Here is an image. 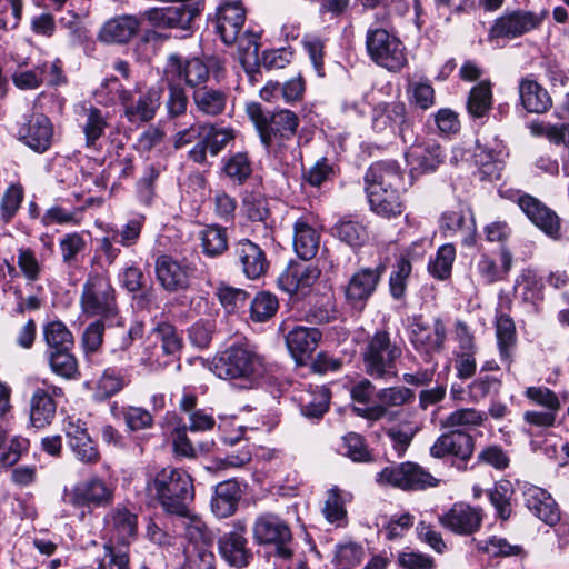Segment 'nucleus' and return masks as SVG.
<instances>
[{
	"mask_svg": "<svg viewBox=\"0 0 569 569\" xmlns=\"http://www.w3.org/2000/svg\"><path fill=\"white\" fill-rule=\"evenodd\" d=\"M147 490L168 515L187 516L189 503L194 498L190 475L171 466L162 468L147 483Z\"/></svg>",
	"mask_w": 569,
	"mask_h": 569,
	"instance_id": "obj_1",
	"label": "nucleus"
},
{
	"mask_svg": "<svg viewBox=\"0 0 569 569\" xmlns=\"http://www.w3.org/2000/svg\"><path fill=\"white\" fill-rule=\"evenodd\" d=\"M402 352V346L392 340L388 331H376L368 337L361 350L366 372L376 379L397 377V363Z\"/></svg>",
	"mask_w": 569,
	"mask_h": 569,
	"instance_id": "obj_2",
	"label": "nucleus"
},
{
	"mask_svg": "<svg viewBox=\"0 0 569 569\" xmlns=\"http://www.w3.org/2000/svg\"><path fill=\"white\" fill-rule=\"evenodd\" d=\"M246 20V11L240 2H224L217 11L216 30L226 44L238 42L239 49L244 51L243 60L252 58L258 59L259 37L251 32H246L240 37Z\"/></svg>",
	"mask_w": 569,
	"mask_h": 569,
	"instance_id": "obj_3",
	"label": "nucleus"
},
{
	"mask_svg": "<svg viewBox=\"0 0 569 569\" xmlns=\"http://www.w3.org/2000/svg\"><path fill=\"white\" fill-rule=\"evenodd\" d=\"M210 370L220 379L251 378L263 372V361L246 347L231 346L213 359Z\"/></svg>",
	"mask_w": 569,
	"mask_h": 569,
	"instance_id": "obj_4",
	"label": "nucleus"
},
{
	"mask_svg": "<svg viewBox=\"0 0 569 569\" xmlns=\"http://www.w3.org/2000/svg\"><path fill=\"white\" fill-rule=\"evenodd\" d=\"M259 130L260 139L269 151L277 152L286 140H290L297 131L299 119L288 109H280L272 113H263L257 109L251 113Z\"/></svg>",
	"mask_w": 569,
	"mask_h": 569,
	"instance_id": "obj_5",
	"label": "nucleus"
},
{
	"mask_svg": "<svg viewBox=\"0 0 569 569\" xmlns=\"http://www.w3.org/2000/svg\"><path fill=\"white\" fill-rule=\"evenodd\" d=\"M366 46L371 60L389 71H399L408 62L402 41L383 28L369 29Z\"/></svg>",
	"mask_w": 569,
	"mask_h": 569,
	"instance_id": "obj_6",
	"label": "nucleus"
},
{
	"mask_svg": "<svg viewBox=\"0 0 569 569\" xmlns=\"http://www.w3.org/2000/svg\"><path fill=\"white\" fill-rule=\"evenodd\" d=\"M252 537L256 543L260 546H272L278 557L282 559L291 558V529L287 521L278 515L273 512L259 515L252 525Z\"/></svg>",
	"mask_w": 569,
	"mask_h": 569,
	"instance_id": "obj_7",
	"label": "nucleus"
},
{
	"mask_svg": "<svg viewBox=\"0 0 569 569\" xmlns=\"http://www.w3.org/2000/svg\"><path fill=\"white\" fill-rule=\"evenodd\" d=\"M548 14L547 9L540 11L507 10L493 21L489 30V39H516L522 37L539 29Z\"/></svg>",
	"mask_w": 569,
	"mask_h": 569,
	"instance_id": "obj_8",
	"label": "nucleus"
},
{
	"mask_svg": "<svg viewBox=\"0 0 569 569\" xmlns=\"http://www.w3.org/2000/svg\"><path fill=\"white\" fill-rule=\"evenodd\" d=\"M447 329L440 318H435L431 323L421 316H415L409 325V340L415 350L427 361H431L435 355L445 349Z\"/></svg>",
	"mask_w": 569,
	"mask_h": 569,
	"instance_id": "obj_9",
	"label": "nucleus"
},
{
	"mask_svg": "<svg viewBox=\"0 0 569 569\" xmlns=\"http://www.w3.org/2000/svg\"><path fill=\"white\" fill-rule=\"evenodd\" d=\"M376 481L403 490H421L438 483L433 476L413 462L388 466L377 473Z\"/></svg>",
	"mask_w": 569,
	"mask_h": 569,
	"instance_id": "obj_10",
	"label": "nucleus"
},
{
	"mask_svg": "<svg viewBox=\"0 0 569 569\" xmlns=\"http://www.w3.org/2000/svg\"><path fill=\"white\" fill-rule=\"evenodd\" d=\"M371 126L378 133L398 134L403 142L410 141L413 137L412 121L403 102L377 104L372 110Z\"/></svg>",
	"mask_w": 569,
	"mask_h": 569,
	"instance_id": "obj_11",
	"label": "nucleus"
},
{
	"mask_svg": "<svg viewBox=\"0 0 569 569\" xmlns=\"http://www.w3.org/2000/svg\"><path fill=\"white\" fill-rule=\"evenodd\" d=\"M81 307L89 316H110L116 312L114 289L107 277L100 273L89 276L83 284Z\"/></svg>",
	"mask_w": 569,
	"mask_h": 569,
	"instance_id": "obj_12",
	"label": "nucleus"
},
{
	"mask_svg": "<svg viewBox=\"0 0 569 569\" xmlns=\"http://www.w3.org/2000/svg\"><path fill=\"white\" fill-rule=\"evenodd\" d=\"M63 500L76 508H101L113 500V489L102 479L92 477L64 490Z\"/></svg>",
	"mask_w": 569,
	"mask_h": 569,
	"instance_id": "obj_13",
	"label": "nucleus"
},
{
	"mask_svg": "<svg viewBox=\"0 0 569 569\" xmlns=\"http://www.w3.org/2000/svg\"><path fill=\"white\" fill-rule=\"evenodd\" d=\"M481 508L465 502L453 503L446 512L438 517L439 523L447 530L459 536H470L477 532L482 523Z\"/></svg>",
	"mask_w": 569,
	"mask_h": 569,
	"instance_id": "obj_14",
	"label": "nucleus"
},
{
	"mask_svg": "<svg viewBox=\"0 0 569 569\" xmlns=\"http://www.w3.org/2000/svg\"><path fill=\"white\" fill-rule=\"evenodd\" d=\"M246 530V523L239 520L234 523L233 530L224 533L218 541L222 559L238 569L247 567L253 557L244 537Z\"/></svg>",
	"mask_w": 569,
	"mask_h": 569,
	"instance_id": "obj_15",
	"label": "nucleus"
},
{
	"mask_svg": "<svg viewBox=\"0 0 569 569\" xmlns=\"http://www.w3.org/2000/svg\"><path fill=\"white\" fill-rule=\"evenodd\" d=\"M109 541L106 545L124 549L134 538L138 530V517L126 507L118 506L106 516Z\"/></svg>",
	"mask_w": 569,
	"mask_h": 569,
	"instance_id": "obj_16",
	"label": "nucleus"
},
{
	"mask_svg": "<svg viewBox=\"0 0 569 569\" xmlns=\"http://www.w3.org/2000/svg\"><path fill=\"white\" fill-rule=\"evenodd\" d=\"M170 76L183 80L192 91L208 84L211 80L210 67L199 58L182 60L179 57H171L167 67V77Z\"/></svg>",
	"mask_w": 569,
	"mask_h": 569,
	"instance_id": "obj_17",
	"label": "nucleus"
},
{
	"mask_svg": "<svg viewBox=\"0 0 569 569\" xmlns=\"http://www.w3.org/2000/svg\"><path fill=\"white\" fill-rule=\"evenodd\" d=\"M236 263L244 276L251 280L262 277L269 268L264 251L249 239H241L233 244Z\"/></svg>",
	"mask_w": 569,
	"mask_h": 569,
	"instance_id": "obj_18",
	"label": "nucleus"
},
{
	"mask_svg": "<svg viewBox=\"0 0 569 569\" xmlns=\"http://www.w3.org/2000/svg\"><path fill=\"white\" fill-rule=\"evenodd\" d=\"M383 271L382 266L375 269L363 268L350 278L346 288V299L353 308H363L375 292Z\"/></svg>",
	"mask_w": 569,
	"mask_h": 569,
	"instance_id": "obj_19",
	"label": "nucleus"
},
{
	"mask_svg": "<svg viewBox=\"0 0 569 569\" xmlns=\"http://www.w3.org/2000/svg\"><path fill=\"white\" fill-rule=\"evenodd\" d=\"M63 430L71 450L80 461L96 463L99 460V451L93 445L83 421L74 417H68Z\"/></svg>",
	"mask_w": 569,
	"mask_h": 569,
	"instance_id": "obj_20",
	"label": "nucleus"
},
{
	"mask_svg": "<svg viewBox=\"0 0 569 569\" xmlns=\"http://www.w3.org/2000/svg\"><path fill=\"white\" fill-rule=\"evenodd\" d=\"M60 387L37 388L30 399V422L33 427L44 428L53 421L57 412L54 397H62Z\"/></svg>",
	"mask_w": 569,
	"mask_h": 569,
	"instance_id": "obj_21",
	"label": "nucleus"
},
{
	"mask_svg": "<svg viewBox=\"0 0 569 569\" xmlns=\"http://www.w3.org/2000/svg\"><path fill=\"white\" fill-rule=\"evenodd\" d=\"M366 189L405 191V177L393 161H379L369 167L365 176Z\"/></svg>",
	"mask_w": 569,
	"mask_h": 569,
	"instance_id": "obj_22",
	"label": "nucleus"
},
{
	"mask_svg": "<svg viewBox=\"0 0 569 569\" xmlns=\"http://www.w3.org/2000/svg\"><path fill=\"white\" fill-rule=\"evenodd\" d=\"M156 276L160 286L169 292H177L189 287L190 269L187 264L162 254L156 260Z\"/></svg>",
	"mask_w": 569,
	"mask_h": 569,
	"instance_id": "obj_23",
	"label": "nucleus"
},
{
	"mask_svg": "<svg viewBox=\"0 0 569 569\" xmlns=\"http://www.w3.org/2000/svg\"><path fill=\"white\" fill-rule=\"evenodd\" d=\"M448 430L435 441L430 448V455L433 458L455 456L461 460H468L475 448L472 437L461 430Z\"/></svg>",
	"mask_w": 569,
	"mask_h": 569,
	"instance_id": "obj_24",
	"label": "nucleus"
},
{
	"mask_svg": "<svg viewBox=\"0 0 569 569\" xmlns=\"http://www.w3.org/2000/svg\"><path fill=\"white\" fill-rule=\"evenodd\" d=\"M10 410V390L0 382V419ZM28 441L23 438L8 439L7 432L2 422H0V467H11L20 458L23 449H26Z\"/></svg>",
	"mask_w": 569,
	"mask_h": 569,
	"instance_id": "obj_25",
	"label": "nucleus"
},
{
	"mask_svg": "<svg viewBox=\"0 0 569 569\" xmlns=\"http://www.w3.org/2000/svg\"><path fill=\"white\" fill-rule=\"evenodd\" d=\"M320 246V231L315 219L310 216H302L293 223V248L296 253L303 260L312 259Z\"/></svg>",
	"mask_w": 569,
	"mask_h": 569,
	"instance_id": "obj_26",
	"label": "nucleus"
},
{
	"mask_svg": "<svg viewBox=\"0 0 569 569\" xmlns=\"http://www.w3.org/2000/svg\"><path fill=\"white\" fill-rule=\"evenodd\" d=\"M519 206L526 216L541 231L552 239L559 238L560 219L551 209L541 203L531 196H522L519 199Z\"/></svg>",
	"mask_w": 569,
	"mask_h": 569,
	"instance_id": "obj_27",
	"label": "nucleus"
},
{
	"mask_svg": "<svg viewBox=\"0 0 569 569\" xmlns=\"http://www.w3.org/2000/svg\"><path fill=\"white\" fill-rule=\"evenodd\" d=\"M443 158L441 147L435 141L415 143L406 152L410 171L418 174L435 171Z\"/></svg>",
	"mask_w": 569,
	"mask_h": 569,
	"instance_id": "obj_28",
	"label": "nucleus"
},
{
	"mask_svg": "<svg viewBox=\"0 0 569 569\" xmlns=\"http://www.w3.org/2000/svg\"><path fill=\"white\" fill-rule=\"evenodd\" d=\"M526 506L540 520L549 526H555L560 520V511L552 497L542 488L533 485L523 486Z\"/></svg>",
	"mask_w": 569,
	"mask_h": 569,
	"instance_id": "obj_29",
	"label": "nucleus"
},
{
	"mask_svg": "<svg viewBox=\"0 0 569 569\" xmlns=\"http://www.w3.org/2000/svg\"><path fill=\"white\" fill-rule=\"evenodd\" d=\"M20 139L37 152L46 151L52 140L53 128L43 114H33L19 131Z\"/></svg>",
	"mask_w": 569,
	"mask_h": 569,
	"instance_id": "obj_30",
	"label": "nucleus"
},
{
	"mask_svg": "<svg viewBox=\"0 0 569 569\" xmlns=\"http://www.w3.org/2000/svg\"><path fill=\"white\" fill-rule=\"evenodd\" d=\"M229 90L209 83L192 91V101L196 110L202 116L216 117L226 110Z\"/></svg>",
	"mask_w": 569,
	"mask_h": 569,
	"instance_id": "obj_31",
	"label": "nucleus"
},
{
	"mask_svg": "<svg viewBox=\"0 0 569 569\" xmlns=\"http://www.w3.org/2000/svg\"><path fill=\"white\" fill-rule=\"evenodd\" d=\"M321 338L319 329L298 326L288 332L286 343L296 361L302 362L317 349Z\"/></svg>",
	"mask_w": 569,
	"mask_h": 569,
	"instance_id": "obj_32",
	"label": "nucleus"
},
{
	"mask_svg": "<svg viewBox=\"0 0 569 569\" xmlns=\"http://www.w3.org/2000/svg\"><path fill=\"white\" fill-rule=\"evenodd\" d=\"M162 93V88L151 87L139 97L137 102H133L131 99L124 104V116L132 123L146 122L153 119L160 107Z\"/></svg>",
	"mask_w": 569,
	"mask_h": 569,
	"instance_id": "obj_33",
	"label": "nucleus"
},
{
	"mask_svg": "<svg viewBox=\"0 0 569 569\" xmlns=\"http://www.w3.org/2000/svg\"><path fill=\"white\" fill-rule=\"evenodd\" d=\"M441 229L448 236L460 234L466 246L475 243L476 224L470 210H449L441 217Z\"/></svg>",
	"mask_w": 569,
	"mask_h": 569,
	"instance_id": "obj_34",
	"label": "nucleus"
},
{
	"mask_svg": "<svg viewBox=\"0 0 569 569\" xmlns=\"http://www.w3.org/2000/svg\"><path fill=\"white\" fill-rule=\"evenodd\" d=\"M140 26L138 16H120L103 24L99 38L107 43H124L138 32Z\"/></svg>",
	"mask_w": 569,
	"mask_h": 569,
	"instance_id": "obj_35",
	"label": "nucleus"
},
{
	"mask_svg": "<svg viewBox=\"0 0 569 569\" xmlns=\"http://www.w3.org/2000/svg\"><path fill=\"white\" fill-rule=\"evenodd\" d=\"M320 271L317 267L296 264L289 267L279 277V287L290 293H298L309 289L319 278Z\"/></svg>",
	"mask_w": 569,
	"mask_h": 569,
	"instance_id": "obj_36",
	"label": "nucleus"
},
{
	"mask_svg": "<svg viewBox=\"0 0 569 569\" xmlns=\"http://www.w3.org/2000/svg\"><path fill=\"white\" fill-rule=\"evenodd\" d=\"M241 497L239 485L234 480L222 481L217 485L211 499V509L219 518H227L234 513Z\"/></svg>",
	"mask_w": 569,
	"mask_h": 569,
	"instance_id": "obj_37",
	"label": "nucleus"
},
{
	"mask_svg": "<svg viewBox=\"0 0 569 569\" xmlns=\"http://www.w3.org/2000/svg\"><path fill=\"white\" fill-rule=\"evenodd\" d=\"M298 402L302 416L308 419H321L329 409L330 391L325 386H316L302 391Z\"/></svg>",
	"mask_w": 569,
	"mask_h": 569,
	"instance_id": "obj_38",
	"label": "nucleus"
},
{
	"mask_svg": "<svg viewBox=\"0 0 569 569\" xmlns=\"http://www.w3.org/2000/svg\"><path fill=\"white\" fill-rule=\"evenodd\" d=\"M496 337L500 359L507 365V370H510L517 333L512 318L506 313H499L496 317Z\"/></svg>",
	"mask_w": 569,
	"mask_h": 569,
	"instance_id": "obj_39",
	"label": "nucleus"
},
{
	"mask_svg": "<svg viewBox=\"0 0 569 569\" xmlns=\"http://www.w3.org/2000/svg\"><path fill=\"white\" fill-rule=\"evenodd\" d=\"M519 96L528 112L543 113L551 107V98L546 89L532 79H522L519 83Z\"/></svg>",
	"mask_w": 569,
	"mask_h": 569,
	"instance_id": "obj_40",
	"label": "nucleus"
},
{
	"mask_svg": "<svg viewBox=\"0 0 569 569\" xmlns=\"http://www.w3.org/2000/svg\"><path fill=\"white\" fill-rule=\"evenodd\" d=\"M369 204L372 211L377 214L391 218L401 214L402 202L400 194L402 191L395 190H373L366 189Z\"/></svg>",
	"mask_w": 569,
	"mask_h": 569,
	"instance_id": "obj_41",
	"label": "nucleus"
},
{
	"mask_svg": "<svg viewBox=\"0 0 569 569\" xmlns=\"http://www.w3.org/2000/svg\"><path fill=\"white\" fill-rule=\"evenodd\" d=\"M486 420L487 413L485 411L475 408H461L448 415L441 421V427L466 432L467 430L482 426Z\"/></svg>",
	"mask_w": 569,
	"mask_h": 569,
	"instance_id": "obj_42",
	"label": "nucleus"
},
{
	"mask_svg": "<svg viewBox=\"0 0 569 569\" xmlns=\"http://www.w3.org/2000/svg\"><path fill=\"white\" fill-rule=\"evenodd\" d=\"M349 496L336 486L327 491L322 512L330 523H336L338 527L346 523V502Z\"/></svg>",
	"mask_w": 569,
	"mask_h": 569,
	"instance_id": "obj_43",
	"label": "nucleus"
},
{
	"mask_svg": "<svg viewBox=\"0 0 569 569\" xmlns=\"http://www.w3.org/2000/svg\"><path fill=\"white\" fill-rule=\"evenodd\" d=\"M182 519L184 537L189 541L188 547H202L212 545V533L200 517L191 513L188 508L187 516H179Z\"/></svg>",
	"mask_w": 569,
	"mask_h": 569,
	"instance_id": "obj_44",
	"label": "nucleus"
},
{
	"mask_svg": "<svg viewBox=\"0 0 569 569\" xmlns=\"http://www.w3.org/2000/svg\"><path fill=\"white\" fill-rule=\"evenodd\" d=\"M43 339L47 345V351L71 350L73 347V337L67 326L61 321H51L43 327Z\"/></svg>",
	"mask_w": 569,
	"mask_h": 569,
	"instance_id": "obj_45",
	"label": "nucleus"
},
{
	"mask_svg": "<svg viewBox=\"0 0 569 569\" xmlns=\"http://www.w3.org/2000/svg\"><path fill=\"white\" fill-rule=\"evenodd\" d=\"M335 236L350 247H360L368 239L366 227L356 220L342 219L333 227Z\"/></svg>",
	"mask_w": 569,
	"mask_h": 569,
	"instance_id": "obj_46",
	"label": "nucleus"
},
{
	"mask_svg": "<svg viewBox=\"0 0 569 569\" xmlns=\"http://www.w3.org/2000/svg\"><path fill=\"white\" fill-rule=\"evenodd\" d=\"M203 252L208 257L222 254L228 248V237L224 228L208 226L199 233Z\"/></svg>",
	"mask_w": 569,
	"mask_h": 569,
	"instance_id": "obj_47",
	"label": "nucleus"
},
{
	"mask_svg": "<svg viewBox=\"0 0 569 569\" xmlns=\"http://www.w3.org/2000/svg\"><path fill=\"white\" fill-rule=\"evenodd\" d=\"M502 382L501 379L488 373H480L468 385V398L473 403H479L488 396L498 395Z\"/></svg>",
	"mask_w": 569,
	"mask_h": 569,
	"instance_id": "obj_48",
	"label": "nucleus"
},
{
	"mask_svg": "<svg viewBox=\"0 0 569 569\" xmlns=\"http://www.w3.org/2000/svg\"><path fill=\"white\" fill-rule=\"evenodd\" d=\"M491 104L492 93L489 82H480L471 89L467 107L472 117H483L490 110Z\"/></svg>",
	"mask_w": 569,
	"mask_h": 569,
	"instance_id": "obj_49",
	"label": "nucleus"
},
{
	"mask_svg": "<svg viewBox=\"0 0 569 569\" xmlns=\"http://www.w3.org/2000/svg\"><path fill=\"white\" fill-rule=\"evenodd\" d=\"M49 366L56 375L73 379L78 375V363L71 350H57L47 353Z\"/></svg>",
	"mask_w": 569,
	"mask_h": 569,
	"instance_id": "obj_50",
	"label": "nucleus"
},
{
	"mask_svg": "<svg viewBox=\"0 0 569 569\" xmlns=\"http://www.w3.org/2000/svg\"><path fill=\"white\" fill-rule=\"evenodd\" d=\"M111 411L114 417L122 416L128 429L131 431L150 428L153 423L151 413L140 407L118 408L112 406Z\"/></svg>",
	"mask_w": 569,
	"mask_h": 569,
	"instance_id": "obj_51",
	"label": "nucleus"
},
{
	"mask_svg": "<svg viewBox=\"0 0 569 569\" xmlns=\"http://www.w3.org/2000/svg\"><path fill=\"white\" fill-rule=\"evenodd\" d=\"M84 123L82 124L86 137V144L93 147L96 141L104 134L108 126L107 118L101 110L91 107L84 111Z\"/></svg>",
	"mask_w": 569,
	"mask_h": 569,
	"instance_id": "obj_52",
	"label": "nucleus"
},
{
	"mask_svg": "<svg viewBox=\"0 0 569 569\" xmlns=\"http://www.w3.org/2000/svg\"><path fill=\"white\" fill-rule=\"evenodd\" d=\"M143 227L142 218H133L130 219L126 224L121 228H111L106 229L109 236L113 238L116 243L120 244L123 248H131L136 246L140 239L141 231Z\"/></svg>",
	"mask_w": 569,
	"mask_h": 569,
	"instance_id": "obj_53",
	"label": "nucleus"
},
{
	"mask_svg": "<svg viewBox=\"0 0 569 569\" xmlns=\"http://www.w3.org/2000/svg\"><path fill=\"white\" fill-rule=\"evenodd\" d=\"M97 96L107 104H114L119 102L123 107L132 99V92L124 89L116 77L106 79L97 90Z\"/></svg>",
	"mask_w": 569,
	"mask_h": 569,
	"instance_id": "obj_54",
	"label": "nucleus"
},
{
	"mask_svg": "<svg viewBox=\"0 0 569 569\" xmlns=\"http://www.w3.org/2000/svg\"><path fill=\"white\" fill-rule=\"evenodd\" d=\"M456 258V249L452 244L441 246L436 257L428 264L429 272L437 279L445 280L450 277L452 263Z\"/></svg>",
	"mask_w": 569,
	"mask_h": 569,
	"instance_id": "obj_55",
	"label": "nucleus"
},
{
	"mask_svg": "<svg viewBox=\"0 0 569 569\" xmlns=\"http://www.w3.org/2000/svg\"><path fill=\"white\" fill-rule=\"evenodd\" d=\"M82 209L71 208L67 209L61 204H53L46 210L43 216L41 217V222L43 226H52V224H61V226H79Z\"/></svg>",
	"mask_w": 569,
	"mask_h": 569,
	"instance_id": "obj_56",
	"label": "nucleus"
},
{
	"mask_svg": "<svg viewBox=\"0 0 569 569\" xmlns=\"http://www.w3.org/2000/svg\"><path fill=\"white\" fill-rule=\"evenodd\" d=\"M86 240L79 232H70L59 240L61 259L68 267H73L78 262V256L86 249Z\"/></svg>",
	"mask_w": 569,
	"mask_h": 569,
	"instance_id": "obj_57",
	"label": "nucleus"
},
{
	"mask_svg": "<svg viewBox=\"0 0 569 569\" xmlns=\"http://www.w3.org/2000/svg\"><path fill=\"white\" fill-rule=\"evenodd\" d=\"M223 170L229 179L243 183L252 172L251 162L246 153L238 152L226 159Z\"/></svg>",
	"mask_w": 569,
	"mask_h": 569,
	"instance_id": "obj_58",
	"label": "nucleus"
},
{
	"mask_svg": "<svg viewBox=\"0 0 569 569\" xmlns=\"http://www.w3.org/2000/svg\"><path fill=\"white\" fill-rule=\"evenodd\" d=\"M407 93L410 103L421 110H427L435 104V89L427 81H410Z\"/></svg>",
	"mask_w": 569,
	"mask_h": 569,
	"instance_id": "obj_59",
	"label": "nucleus"
},
{
	"mask_svg": "<svg viewBox=\"0 0 569 569\" xmlns=\"http://www.w3.org/2000/svg\"><path fill=\"white\" fill-rule=\"evenodd\" d=\"M363 556V548L358 543L345 542L338 545L335 553L336 569H352L361 562Z\"/></svg>",
	"mask_w": 569,
	"mask_h": 569,
	"instance_id": "obj_60",
	"label": "nucleus"
},
{
	"mask_svg": "<svg viewBox=\"0 0 569 569\" xmlns=\"http://www.w3.org/2000/svg\"><path fill=\"white\" fill-rule=\"evenodd\" d=\"M203 139L209 146V152L212 156H217L234 139V131L230 128L206 123Z\"/></svg>",
	"mask_w": 569,
	"mask_h": 569,
	"instance_id": "obj_61",
	"label": "nucleus"
},
{
	"mask_svg": "<svg viewBox=\"0 0 569 569\" xmlns=\"http://www.w3.org/2000/svg\"><path fill=\"white\" fill-rule=\"evenodd\" d=\"M511 495L512 488L509 481H500L489 491V499L502 520H507L511 515Z\"/></svg>",
	"mask_w": 569,
	"mask_h": 569,
	"instance_id": "obj_62",
	"label": "nucleus"
},
{
	"mask_svg": "<svg viewBox=\"0 0 569 569\" xmlns=\"http://www.w3.org/2000/svg\"><path fill=\"white\" fill-rule=\"evenodd\" d=\"M525 397L533 405L539 406L546 410L558 412L561 409L559 397L551 389L538 386L528 387L525 390Z\"/></svg>",
	"mask_w": 569,
	"mask_h": 569,
	"instance_id": "obj_63",
	"label": "nucleus"
},
{
	"mask_svg": "<svg viewBox=\"0 0 569 569\" xmlns=\"http://www.w3.org/2000/svg\"><path fill=\"white\" fill-rule=\"evenodd\" d=\"M530 132L536 137H546L555 144H569V126L567 124L535 121L530 124Z\"/></svg>",
	"mask_w": 569,
	"mask_h": 569,
	"instance_id": "obj_64",
	"label": "nucleus"
}]
</instances>
